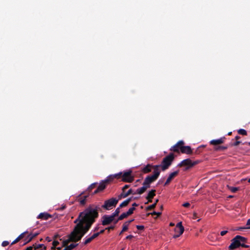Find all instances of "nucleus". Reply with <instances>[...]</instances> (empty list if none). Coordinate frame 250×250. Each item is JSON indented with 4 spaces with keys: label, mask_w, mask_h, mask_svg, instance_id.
<instances>
[{
    "label": "nucleus",
    "mask_w": 250,
    "mask_h": 250,
    "mask_svg": "<svg viewBox=\"0 0 250 250\" xmlns=\"http://www.w3.org/2000/svg\"><path fill=\"white\" fill-rule=\"evenodd\" d=\"M105 230V229H103L101 230L99 232H98L99 235L104 233Z\"/></svg>",
    "instance_id": "57"
},
{
    "label": "nucleus",
    "mask_w": 250,
    "mask_h": 250,
    "mask_svg": "<svg viewBox=\"0 0 250 250\" xmlns=\"http://www.w3.org/2000/svg\"><path fill=\"white\" fill-rule=\"evenodd\" d=\"M97 184L98 183H92L87 188V189L85 191V192L89 194L90 192L92 190V189L96 187Z\"/></svg>",
    "instance_id": "22"
},
{
    "label": "nucleus",
    "mask_w": 250,
    "mask_h": 250,
    "mask_svg": "<svg viewBox=\"0 0 250 250\" xmlns=\"http://www.w3.org/2000/svg\"><path fill=\"white\" fill-rule=\"evenodd\" d=\"M51 215L47 212H42L39 214L38 216V218L47 220L49 218H51Z\"/></svg>",
    "instance_id": "19"
},
{
    "label": "nucleus",
    "mask_w": 250,
    "mask_h": 250,
    "mask_svg": "<svg viewBox=\"0 0 250 250\" xmlns=\"http://www.w3.org/2000/svg\"><path fill=\"white\" fill-rule=\"evenodd\" d=\"M89 196V193L83 191L77 196V200L80 202L81 205L84 206L86 204L87 198Z\"/></svg>",
    "instance_id": "10"
},
{
    "label": "nucleus",
    "mask_w": 250,
    "mask_h": 250,
    "mask_svg": "<svg viewBox=\"0 0 250 250\" xmlns=\"http://www.w3.org/2000/svg\"><path fill=\"white\" fill-rule=\"evenodd\" d=\"M155 192H156L155 189H152L151 190L149 191V192L147 194V195L146 197V198L147 200H148L147 202L145 203L146 204H147L148 203L152 202V199L156 195Z\"/></svg>",
    "instance_id": "15"
},
{
    "label": "nucleus",
    "mask_w": 250,
    "mask_h": 250,
    "mask_svg": "<svg viewBox=\"0 0 250 250\" xmlns=\"http://www.w3.org/2000/svg\"><path fill=\"white\" fill-rule=\"evenodd\" d=\"M228 189L230 190L232 193H235L239 190V188L233 187L228 186Z\"/></svg>",
    "instance_id": "28"
},
{
    "label": "nucleus",
    "mask_w": 250,
    "mask_h": 250,
    "mask_svg": "<svg viewBox=\"0 0 250 250\" xmlns=\"http://www.w3.org/2000/svg\"><path fill=\"white\" fill-rule=\"evenodd\" d=\"M20 240L17 237L13 242L11 243V245H14L19 242Z\"/></svg>",
    "instance_id": "51"
},
{
    "label": "nucleus",
    "mask_w": 250,
    "mask_h": 250,
    "mask_svg": "<svg viewBox=\"0 0 250 250\" xmlns=\"http://www.w3.org/2000/svg\"><path fill=\"white\" fill-rule=\"evenodd\" d=\"M46 240L48 242H50V241H51V239L49 237H46Z\"/></svg>",
    "instance_id": "61"
},
{
    "label": "nucleus",
    "mask_w": 250,
    "mask_h": 250,
    "mask_svg": "<svg viewBox=\"0 0 250 250\" xmlns=\"http://www.w3.org/2000/svg\"><path fill=\"white\" fill-rule=\"evenodd\" d=\"M247 242V239L245 237V240L243 241H240V243H246Z\"/></svg>",
    "instance_id": "59"
},
{
    "label": "nucleus",
    "mask_w": 250,
    "mask_h": 250,
    "mask_svg": "<svg viewBox=\"0 0 250 250\" xmlns=\"http://www.w3.org/2000/svg\"><path fill=\"white\" fill-rule=\"evenodd\" d=\"M78 245V244H71L69 246H66L63 250H72Z\"/></svg>",
    "instance_id": "25"
},
{
    "label": "nucleus",
    "mask_w": 250,
    "mask_h": 250,
    "mask_svg": "<svg viewBox=\"0 0 250 250\" xmlns=\"http://www.w3.org/2000/svg\"><path fill=\"white\" fill-rule=\"evenodd\" d=\"M93 239L91 237H90L88 238L85 239V241L83 242V244L84 245H86L87 244L90 243Z\"/></svg>",
    "instance_id": "34"
},
{
    "label": "nucleus",
    "mask_w": 250,
    "mask_h": 250,
    "mask_svg": "<svg viewBox=\"0 0 250 250\" xmlns=\"http://www.w3.org/2000/svg\"><path fill=\"white\" fill-rule=\"evenodd\" d=\"M127 216H128V215L126 214V212H124L118 217V220H122L124 218H126Z\"/></svg>",
    "instance_id": "33"
},
{
    "label": "nucleus",
    "mask_w": 250,
    "mask_h": 250,
    "mask_svg": "<svg viewBox=\"0 0 250 250\" xmlns=\"http://www.w3.org/2000/svg\"><path fill=\"white\" fill-rule=\"evenodd\" d=\"M245 237L240 235H236L231 240V243L229 246L230 250H234L241 246L242 243H240V241H244Z\"/></svg>",
    "instance_id": "7"
},
{
    "label": "nucleus",
    "mask_w": 250,
    "mask_h": 250,
    "mask_svg": "<svg viewBox=\"0 0 250 250\" xmlns=\"http://www.w3.org/2000/svg\"><path fill=\"white\" fill-rule=\"evenodd\" d=\"M227 232H228L227 230H223V231H221L220 234L221 236H224L226 234H227Z\"/></svg>",
    "instance_id": "49"
},
{
    "label": "nucleus",
    "mask_w": 250,
    "mask_h": 250,
    "mask_svg": "<svg viewBox=\"0 0 250 250\" xmlns=\"http://www.w3.org/2000/svg\"><path fill=\"white\" fill-rule=\"evenodd\" d=\"M178 167H185L184 170H187L193 167L191 160L190 159H186L181 161L177 166Z\"/></svg>",
    "instance_id": "9"
},
{
    "label": "nucleus",
    "mask_w": 250,
    "mask_h": 250,
    "mask_svg": "<svg viewBox=\"0 0 250 250\" xmlns=\"http://www.w3.org/2000/svg\"><path fill=\"white\" fill-rule=\"evenodd\" d=\"M185 144V142L183 140L178 141L175 145L172 146L170 150L174 152L179 153L181 151V147Z\"/></svg>",
    "instance_id": "11"
},
{
    "label": "nucleus",
    "mask_w": 250,
    "mask_h": 250,
    "mask_svg": "<svg viewBox=\"0 0 250 250\" xmlns=\"http://www.w3.org/2000/svg\"><path fill=\"white\" fill-rule=\"evenodd\" d=\"M130 187L129 185H125L122 188V190L123 191H125L126 189H127Z\"/></svg>",
    "instance_id": "44"
},
{
    "label": "nucleus",
    "mask_w": 250,
    "mask_h": 250,
    "mask_svg": "<svg viewBox=\"0 0 250 250\" xmlns=\"http://www.w3.org/2000/svg\"><path fill=\"white\" fill-rule=\"evenodd\" d=\"M130 194H136V193L131 188L129 189L127 192L124 191V195L125 198Z\"/></svg>",
    "instance_id": "27"
},
{
    "label": "nucleus",
    "mask_w": 250,
    "mask_h": 250,
    "mask_svg": "<svg viewBox=\"0 0 250 250\" xmlns=\"http://www.w3.org/2000/svg\"><path fill=\"white\" fill-rule=\"evenodd\" d=\"M247 227H240L238 230H242L243 229H250V219H248L247 222Z\"/></svg>",
    "instance_id": "29"
},
{
    "label": "nucleus",
    "mask_w": 250,
    "mask_h": 250,
    "mask_svg": "<svg viewBox=\"0 0 250 250\" xmlns=\"http://www.w3.org/2000/svg\"><path fill=\"white\" fill-rule=\"evenodd\" d=\"M9 244V242L7 241H3L2 244H1V245L2 247H6L7 246H8Z\"/></svg>",
    "instance_id": "42"
},
{
    "label": "nucleus",
    "mask_w": 250,
    "mask_h": 250,
    "mask_svg": "<svg viewBox=\"0 0 250 250\" xmlns=\"http://www.w3.org/2000/svg\"><path fill=\"white\" fill-rule=\"evenodd\" d=\"M100 227H99V224L97 225L94 229L93 231H97L99 230Z\"/></svg>",
    "instance_id": "50"
},
{
    "label": "nucleus",
    "mask_w": 250,
    "mask_h": 250,
    "mask_svg": "<svg viewBox=\"0 0 250 250\" xmlns=\"http://www.w3.org/2000/svg\"><path fill=\"white\" fill-rule=\"evenodd\" d=\"M190 206V204L188 202L185 203L183 204V206L185 208H188Z\"/></svg>",
    "instance_id": "46"
},
{
    "label": "nucleus",
    "mask_w": 250,
    "mask_h": 250,
    "mask_svg": "<svg viewBox=\"0 0 250 250\" xmlns=\"http://www.w3.org/2000/svg\"><path fill=\"white\" fill-rule=\"evenodd\" d=\"M120 220H118V218L116 220L114 219V220L113 221V222H114V225L116 224L118 222V221H120Z\"/></svg>",
    "instance_id": "60"
},
{
    "label": "nucleus",
    "mask_w": 250,
    "mask_h": 250,
    "mask_svg": "<svg viewBox=\"0 0 250 250\" xmlns=\"http://www.w3.org/2000/svg\"><path fill=\"white\" fill-rule=\"evenodd\" d=\"M74 223L76 224V225L80 223H82L83 225L84 224L83 221L82 220V217L80 213L77 218L74 221Z\"/></svg>",
    "instance_id": "23"
},
{
    "label": "nucleus",
    "mask_w": 250,
    "mask_h": 250,
    "mask_svg": "<svg viewBox=\"0 0 250 250\" xmlns=\"http://www.w3.org/2000/svg\"><path fill=\"white\" fill-rule=\"evenodd\" d=\"M125 198V197L124 195V191H122V193L120 195H119L118 197V198H117V199L119 201V200H121V199Z\"/></svg>",
    "instance_id": "38"
},
{
    "label": "nucleus",
    "mask_w": 250,
    "mask_h": 250,
    "mask_svg": "<svg viewBox=\"0 0 250 250\" xmlns=\"http://www.w3.org/2000/svg\"><path fill=\"white\" fill-rule=\"evenodd\" d=\"M132 197H131V198H128L127 199H126V201H128V204H129V203L131 202V201L132 200Z\"/></svg>",
    "instance_id": "62"
},
{
    "label": "nucleus",
    "mask_w": 250,
    "mask_h": 250,
    "mask_svg": "<svg viewBox=\"0 0 250 250\" xmlns=\"http://www.w3.org/2000/svg\"><path fill=\"white\" fill-rule=\"evenodd\" d=\"M174 159V155L173 153H170L169 155L163 158L161 165H160V167H161L163 171H165L171 166Z\"/></svg>",
    "instance_id": "5"
},
{
    "label": "nucleus",
    "mask_w": 250,
    "mask_h": 250,
    "mask_svg": "<svg viewBox=\"0 0 250 250\" xmlns=\"http://www.w3.org/2000/svg\"><path fill=\"white\" fill-rule=\"evenodd\" d=\"M138 205H138V204L136 203H133V204H132V206H133V207H134V208H135V207H137V206H138Z\"/></svg>",
    "instance_id": "63"
},
{
    "label": "nucleus",
    "mask_w": 250,
    "mask_h": 250,
    "mask_svg": "<svg viewBox=\"0 0 250 250\" xmlns=\"http://www.w3.org/2000/svg\"><path fill=\"white\" fill-rule=\"evenodd\" d=\"M136 228L137 229H138V230H144V229H145V227L144 226H142V225H137L136 226Z\"/></svg>",
    "instance_id": "41"
},
{
    "label": "nucleus",
    "mask_w": 250,
    "mask_h": 250,
    "mask_svg": "<svg viewBox=\"0 0 250 250\" xmlns=\"http://www.w3.org/2000/svg\"><path fill=\"white\" fill-rule=\"evenodd\" d=\"M99 235L98 232L94 233L91 237L94 240L95 238H97L98 236H99Z\"/></svg>",
    "instance_id": "45"
},
{
    "label": "nucleus",
    "mask_w": 250,
    "mask_h": 250,
    "mask_svg": "<svg viewBox=\"0 0 250 250\" xmlns=\"http://www.w3.org/2000/svg\"><path fill=\"white\" fill-rule=\"evenodd\" d=\"M228 148V146H216L215 147V149L217 151L219 150H224L227 149Z\"/></svg>",
    "instance_id": "32"
},
{
    "label": "nucleus",
    "mask_w": 250,
    "mask_h": 250,
    "mask_svg": "<svg viewBox=\"0 0 250 250\" xmlns=\"http://www.w3.org/2000/svg\"><path fill=\"white\" fill-rule=\"evenodd\" d=\"M25 250H35L34 246H30L28 248Z\"/></svg>",
    "instance_id": "53"
},
{
    "label": "nucleus",
    "mask_w": 250,
    "mask_h": 250,
    "mask_svg": "<svg viewBox=\"0 0 250 250\" xmlns=\"http://www.w3.org/2000/svg\"><path fill=\"white\" fill-rule=\"evenodd\" d=\"M118 203V200L116 198H111L105 200L102 207L105 210H110L115 208Z\"/></svg>",
    "instance_id": "6"
},
{
    "label": "nucleus",
    "mask_w": 250,
    "mask_h": 250,
    "mask_svg": "<svg viewBox=\"0 0 250 250\" xmlns=\"http://www.w3.org/2000/svg\"><path fill=\"white\" fill-rule=\"evenodd\" d=\"M179 172V170H177V171H174V172L171 173L169 175L166 182L165 183L164 186H166L168 185L170 183V182L173 180V179H174V178L175 177H176L178 174Z\"/></svg>",
    "instance_id": "14"
},
{
    "label": "nucleus",
    "mask_w": 250,
    "mask_h": 250,
    "mask_svg": "<svg viewBox=\"0 0 250 250\" xmlns=\"http://www.w3.org/2000/svg\"><path fill=\"white\" fill-rule=\"evenodd\" d=\"M238 133L242 135H247V132L246 130L244 129H240L238 130Z\"/></svg>",
    "instance_id": "31"
},
{
    "label": "nucleus",
    "mask_w": 250,
    "mask_h": 250,
    "mask_svg": "<svg viewBox=\"0 0 250 250\" xmlns=\"http://www.w3.org/2000/svg\"><path fill=\"white\" fill-rule=\"evenodd\" d=\"M158 201H159V200L156 199L154 204H152L151 205L149 206L146 208V210H150L152 209H154L156 207V206L157 203L158 202Z\"/></svg>",
    "instance_id": "24"
},
{
    "label": "nucleus",
    "mask_w": 250,
    "mask_h": 250,
    "mask_svg": "<svg viewBox=\"0 0 250 250\" xmlns=\"http://www.w3.org/2000/svg\"><path fill=\"white\" fill-rule=\"evenodd\" d=\"M240 144H242V142L239 141H236L235 142L231 144V146H237L239 145H240Z\"/></svg>",
    "instance_id": "40"
},
{
    "label": "nucleus",
    "mask_w": 250,
    "mask_h": 250,
    "mask_svg": "<svg viewBox=\"0 0 250 250\" xmlns=\"http://www.w3.org/2000/svg\"><path fill=\"white\" fill-rule=\"evenodd\" d=\"M241 247L243 248H248L250 247V246L246 245L245 243H242Z\"/></svg>",
    "instance_id": "52"
},
{
    "label": "nucleus",
    "mask_w": 250,
    "mask_h": 250,
    "mask_svg": "<svg viewBox=\"0 0 250 250\" xmlns=\"http://www.w3.org/2000/svg\"><path fill=\"white\" fill-rule=\"evenodd\" d=\"M91 226L87 224L83 225L82 223L76 225L70 235L69 239L63 241V246L67 245L70 241L76 242L80 241Z\"/></svg>",
    "instance_id": "1"
},
{
    "label": "nucleus",
    "mask_w": 250,
    "mask_h": 250,
    "mask_svg": "<svg viewBox=\"0 0 250 250\" xmlns=\"http://www.w3.org/2000/svg\"><path fill=\"white\" fill-rule=\"evenodd\" d=\"M160 166L155 165L153 166V174L151 175L147 176L144 181L145 185H146L149 188L150 187V184L155 182L158 178L160 174Z\"/></svg>",
    "instance_id": "3"
},
{
    "label": "nucleus",
    "mask_w": 250,
    "mask_h": 250,
    "mask_svg": "<svg viewBox=\"0 0 250 250\" xmlns=\"http://www.w3.org/2000/svg\"><path fill=\"white\" fill-rule=\"evenodd\" d=\"M100 207L95 205H91L83 211L80 212L82 220L84 224L92 226L99 217L98 210Z\"/></svg>",
    "instance_id": "2"
},
{
    "label": "nucleus",
    "mask_w": 250,
    "mask_h": 250,
    "mask_svg": "<svg viewBox=\"0 0 250 250\" xmlns=\"http://www.w3.org/2000/svg\"><path fill=\"white\" fill-rule=\"evenodd\" d=\"M235 139L236 141H238V140L239 139H240V137L239 136H236L235 137Z\"/></svg>",
    "instance_id": "64"
},
{
    "label": "nucleus",
    "mask_w": 250,
    "mask_h": 250,
    "mask_svg": "<svg viewBox=\"0 0 250 250\" xmlns=\"http://www.w3.org/2000/svg\"><path fill=\"white\" fill-rule=\"evenodd\" d=\"M191 163L193 164V167L196 165H197V164L199 163V161H194V162H192L191 161Z\"/></svg>",
    "instance_id": "55"
},
{
    "label": "nucleus",
    "mask_w": 250,
    "mask_h": 250,
    "mask_svg": "<svg viewBox=\"0 0 250 250\" xmlns=\"http://www.w3.org/2000/svg\"><path fill=\"white\" fill-rule=\"evenodd\" d=\"M175 234L173 235L174 238H177L182 235L184 231V228L182 226V222H179L177 224L175 229Z\"/></svg>",
    "instance_id": "8"
},
{
    "label": "nucleus",
    "mask_w": 250,
    "mask_h": 250,
    "mask_svg": "<svg viewBox=\"0 0 250 250\" xmlns=\"http://www.w3.org/2000/svg\"><path fill=\"white\" fill-rule=\"evenodd\" d=\"M200 147H198L196 150L195 151V153L196 154H198L200 153Z\"/></svg>",
    "instance_id": "48"
},
{
    "label": "nucleus",
    "mask_w": 250,
    "mask_h": 250,
    "mask_svg": "<svg viewBox=\"0 0 250 250\" xmlns=\"http://www.w3.org/2000/svg\"><path fill=\"white\" fill-rule=\"evenodd\" d=\"M27 233V231H25V232H24L22 233L21 234H20V235L18 237V238L20 240H21V239H22V238L24 237V236H25V234H26Z\"/></svg>",
    "instance_id": "39"
},
{
    "label": "nucleus",
    "mask_w": 250,
    "mask_h": 250,
    "mask_svg": "<svg viewBox=\"0 0 250 250\" xmlns=\"http://www.w3.org/2000/svg\"><path fill=\"white\" fill-rule=\"evenodd\" d=\"M59 244V242L58 241H54L53 242V247H56Z\"/></svg>",
    "instance_id": "47"
},
{
    "label": "nucleus",
    "mask_w": 250,
    "mask_h": 250,
    "mask_svg": "<svg viewBox=\"0 0 250 250\" xmlns=\"http://www.w3.org/2000/svg\"><path fill=\"white\" fill-rule=\"evenodd\" d=\"M102 224L103 226L108 225L114 220V218L111 215H104L102 217Z\"/></svg>",
    "instance_id": "12"
},
{
    "label": "nucleus",
    "mask_w": 250,
    "mask_h": 250,
    "mask_svg": "<svg viewBox=\"0 0 250 250\" xmlns=\"http://www.w3.org/2000/svg\"><path fill=\"white\" fill-rule=\"evenodd\" d=\"M135 209V208L134 207L130 208L128 209V210L127 212H126V214H127L128 216L131 215L133 213V211Z\"/></svg>",
    "instance_id": "35"
},
{
    "label": "nucleus",
    "mask_w": 250,
    "mask_h": 250,
    "mask_svg": "<svg viewBox=\"0 0 250 250\" xmlns=\"http://www.w3.org/2000/svg\"><path fill=\"white\" fill-rule=\"evenodd\" d=\"M101 191L100 190H98V188H97L94 191V192L93 193V194H96L97 193H98V192H100Z\"/></svg>",
    "instance_id": "58"
},
{
    "label": "nucleus",
    "mask_w": 250,
    "mask_h": 250,
    "mask_svg": "<svg viewBox=\"0 0 250 250\" xmlns=\"http://www.w3.org/2000/svg\"><path fill=\"white\" fill-rule=\"evenodd\" d=\"M128 205V201H126V200L123 201L122 203L120 204V205L119 206V208H120L126 207Z\"/></svg>",
    "instance_id": "30"
},
{
    "label": "nucleus",
    "mask_w": 250,
    "mask_h": 250,
    "mask_svg": "<svg viewBox=\"0 0 250 250\" xmlns=\"http://www.w3.org/2000/svg\"><path fill=\"white\" fill-rule=\"evenodd\" d=\"M148 188H149L146 185H145V184L143 183V187L140 188H138L136 190V191H135V193H136V194H142Z\"/></svg>",
    "instance_id": "18"
},
{
    "label": "nucleus",
    "mask_w": 250,
    "mask_h": 250,
    "mask_svg": "<svg viewBox=\"0 0 250 250\" xmlns=\"http://www.w3.org/2000/svg\"><path fill=\"white\" fill-rule=\"evenodd\" d=\"M133 237L132 235H129L126 237V239H131Z\"/></svg>",
    "instance_id": "54"
},
{
    "label": "nucleus",
    "mask_w": 250,
    "mask_h": 250,
    "mask_svg": "<svg viewBox=\"0 0 250 250\" xmlns=\"http://www.w3.org/2000/svg\"><path fill=\"white\" fill-rule=\"evenodd\" d=\"M128 226L129 225L128 224L125 222L123 225L122 232L126 231L128 229Z\"/></svg>",
    "instance_id": "36"
},
{
    "label": "nucleus",
    "mask_w": 250,
    "mask_h": 250,
    "mask_svg": "<svg viewBox=\"0 0 250 250\" xmlns=\"http://www.w3.org/2000/svg\"><path fill=\"white\" fill-rule=\"evenodd\" d=\"M181 152L186 154H191L193 153V151L189 146H184L181 147Z\"/></svg>",
    "instance_id": "17"
},
{
    "label": "nucleus",
    "mask_w": 250,
    "mask_h": 250,
    "mask_svg": "<svg viewBox=\"0 0 250 250\" xmlns=\"http://www.w3.org/2000/svg\"><path fill=\"white\" fill-rule=\"evenodd\" d=\"M115 225H113V226H110V227H109L106 228L105 229H107V230H108V231H110V230H113V229H114V228H115Z\"/></svg>",
    "instance_id": "43"
},
{
    "label": "nucleus",
    "mask_w": 250,
    "mask_h": 250,
    "mask_svg": "<svg viewBox=\"0 0 250 250\" xmlns=\"http://www.w3.org/2000/svg\"><path fill=\"white\" fill-rule=\"evenodd\" d=\"M153 166L149 164L147 165L142 169V171L144 173H148L151 171L152 168H153Z\"/></svg>",
    "instance_id": "20"
},
{
    "label": "nucleus",
    "mask_w": 250,
    "mask_h": 250,
    "mask_svg": "<svg viewBox=\"0 0 250 250\" xmlns=\"http://www.w3.org/2000/svg\"><path fill=\"white\" fill-rule=\"evenodd\" d=\"M114 177L118 179L121 177V181L124 182L131 183L134 180V176L132 175V171L130 170L124 171L123 173L121 172L115 174Z\"/></svg>",
    "instance_id": "4"
},
{
    "label": "nucleus",
    "mask_w": 250,
    "mask_h": 250,
    "mask_svg": "<svg viewBox=\"0 0 250 250\" xmlns=\"http://www.w3.org/2000/svg\"><path fill=\"white\" fill-rule=\"evenodd\" d=\"M134 221V219H131V220H128L126 222H125L126 224H128V225H129V224L132 222L133 221Z\"/></svg>",
    "instance_id": "56"
},
{
    "label": "nucleus",
    "mask_w": 250,
    "mask_h": 250,
    "mask_svg": "<svg viewBox=\"0 0 250 250\" xmlns=\"http://www.w3.org/2000/svg\"><path fill=\"white\" fill-rule=\"evenodd\" d=\"M224 142V139L223 138H220L217 140H212L210 142V144L211 145H214V146H217L218 145L221 144L223 143Z\"/></svg>",
    "instance_id": "21"
},
{
    "label": "nucleus",
    "mask_w": 250,
    "mask_h": 250,
    "mask_svg": "<svg viewBox=\"0 0 250 250\" xmlns=\"http://www.w3.org/2000/svg\"><path fill=\"white\" fill-rule=\"evenodd\" d=\"M150 214H151L152 215H157L158 216H160L162 214V212H161L153 211L152 213H148L147 214V216H149Z\"/></svg>",
    "instance_id": "37"
},
{
    "label": "nucleus",
    "mask_w": 250,
    "mask_h": 250,
    "mask_svg": "<svg viewBox=\"0 0 250 250\" xmlns=\"http://www.w3.org/2000/svg\"><path fill=\"white\" fill-rule=\"evenodd\" d=\"M113 180V178L111 177H108L105 180H103L101 182H100L99 186H98V190L101 191L104 190L107 184Z\"/></svg>",
    "instance_id": "13"
},
{
    "label": "nucleus",
    "mask_w": 250,
    "mask_h": 250,
    "mask_svg": "<svg viewBox=\"0 0 250 250\" xmlns=\"http://www.w3.org/2000/svg\"><path fill=\"white\" fill-rule=\"evenodd\" d=\"M120 212V208L118 207L115 210V211L112 213L111 215L115 218V217L118 216Z\"/></svg>",
    "instance_id": "26"
},
{
    "label": "nucleus",
    "mask_w": 250,
    "mask_h": 250,
    "mask_svg": "<svg viewBox=\"0 0 250 250\" xmlns=\"http://www.w3.org/2000/svg\"><path fill=\"white\" fill-rule=\"evenodd\" d=\"M39 234V233L38 232H36V233H30L26 238H25V239L24 240V243L23 244V245H25L26 244H27V243L30 242L32 241V240L35 237H36L38 234Z\"/></svg>",
    "instance_id": "16"
}]
</instances>
